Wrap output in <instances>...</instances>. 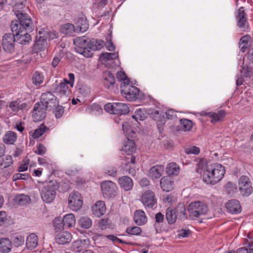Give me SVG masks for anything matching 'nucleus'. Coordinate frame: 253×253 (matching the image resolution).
<instances>
[{"instance_id": "cd10ccee", "label": "nucleus", "mask_w": 253, "mask_h": 253, "mask_svg": "<svg viewBox=\"0 0 253 253\" xmlns=\"http://www.w3.org/2000/svg\"><path fill=\"white\" fill-rule=\"evenodd\" d=\"M114 105H115L114 114H126L129 111L127 105L125 103L114 102Z\"/></svg>"}, {"instance_id": "6e6552de", "label": "nucleus", "mask_w": 253, "mask_h": 253, "mask_svg": "<svg viewBox=\"0 0 253 253\" xmlns=\"http://www.w3.org/2000/svg\"><path fill=\"white\" fill-rule=\"evenodd\" d=\"M102 194L105 198L109 199L115 197L117 187L115 183L110 180L104 181L101 184Z\"/></svg>"}, {"instance_id": "49530a36", "label": "nucleus", "mask_w": 253, "mask_h": 253, "mask_svg": "<svg viewBox=\"0 0 253 253\" xmlns=\"http://www.w3.org/2000/svg\"><path fill=\"white\" fill-rule=\"evenodd\" d=\"M60 31L65 35L71 34L74 31V26L70 23L65 24L61 26Z\"/></svg>"}, {"instance_id": "f257e3e1", "label": "nucleus", "mask_w": 253, "mask_h": 253, "mask_svg": "<svg viewBox=\"0 0 253 253\" xmlns=\"http://www.w3.org/2000/svg\"><path fill=\"white\" fill-rule=\"evenodd\" d=\"M18 20L11 22V29L14 34L16 41L21 44H27L31 41L30 35L34 30V25L29 15L18 14Z\"/></svg>"}, {"instance_id": "864d4df0", "label": "nucleus", "mask_w": 253, "mask_h": 253, "mask_svg": "<svg viewBox=\"0 0 253 253\" xmlns=\"http://www.w3.org/2000/svg\"><path fill=\"white\" fill-rule=\"evenodd\" d=\"M55 110L53 111L55 116L56 118H60L63 115L64 109L62 106L59 105V104L55 106Z\"/></svg>"}, {"instance_id": "39448f33", "label": "nucleus", "mask_w": 253, "mask_h": 253, "mask_svg": "<svg viewBox=\"0 0 253 253\" xmlns=\"http://www.w3.org/2000/svg\"><path fill=\"white\" fill-rule=\"evenodd\" d=\"M121 93L128 101H134L138 98L139 90L136 87L124 83L121 85Z\"/></svg>"}, {"instance_id": "4468645a", "label": "nucleus", "mask_w": 253, "mask_h": 253, "mask_svg": "<svg viewBox=\"0 0 253 253\" xmlns=\"http://www.w3.org/2000/svg\"><path fill=\"white\" fill-rule=\"evenodd\" d=\"M236 18L238 27L244 31H247L249 29V23L243 7H241L238 10Z\"/></svg>"}, {"instance_id": "412c9836", "label": "nucleus", "mask_w": 253, "mask_h": 253, "mask_svg": "<svg viewBox=\"0 0 253 253\" xmlns=\"http://www.w3.org/2000/svg\"><path fill=\"white\" fill-rule=\"evenodd\" d=\"M226 208L232 213H238L241 211V206L237 200H229L226 204Z\"/></svg>"}, {"instance_id": "72a5a7b5", "label": "nucleus", "mask_w": 253, "mask_h": 253, "mask_svg": "<svg viewBox=\"0 0 253 253\" xmlns=\"http://www.w3.org/2000/svg\"><path fill=\"white\" fill-rule=\"evenodd\" d=\"M63 221L65 227H73L76 224L75 217L72 213L67 214L63 217Z\"/></svg>"}, {"instance_id": "680f3d73", "label": "nucleus", "mask_w": 253, "mask_h": 253, "mask_svg": "<svg viewBox=\"0 0 253 253\" xmlns=\"http://www.w3.org/2000/svg\"><path fill=\"white\" fill-rule=\"evenodd\" d=\"M46 148L42 144H40L38 145L35 153L38 155H43L46 153Z\"/></svg>"}, {"instance_id": "c85d7f7f", "label": "nucleus", "mask_w": 253, "mask_h": 253, "mask_svg": "<svg viewBox=\"0 0 253 253\" xmlns=\"http://www.w3.org/2000/svg\"><path fill=\"white\" fill-rule=\"evenodd\" d=\"M104 84L108 89H112L114 87L115 84L114 76L110 72H106L104 74Z\"/></svg>"}, {"instance_id": "c03bdc74", "label": "nucleus", "mask_w": 253, "mask_h": 253, "mask_svg": "<svg viewBox=\"0 0 253 253\" xmlns=\"http://www.w3.org/2000/svg\"><path fill=\"white\" fill-rule=\"evenodd\" d=\"M48 129V128L44 124H42L35 130L34 132L33 133L32 136L35 139L38 138Z\"/></svg>"}, {"instance_id": "e433bc0d", "label": "nucleus", "mask_w": 253, "mask_h": 253, "mask_svg": "<svg viewBox=\"0 0 253 253\" xmlns=\"http://www.w3.org/2000/svg\"><path fill=\"white\" fill-rule=\"evenodd\" d=\"M193 126L192 122L187 119L180 120L179 128L180 130L187 131L191 130Z\"/></svg>"}, {"instance_id": "5fc2aeb1", "label": "nucleus", "mask_w": 253, "mask_h": 253, "mask_svg": "<svg viewBox=\"0 0 253 253\" xmlns=\"http://www.w3.org/2000/svg\"><path fill=\"white\" fill-rule=\"evenodd\" d=\"M106 237L108 239L112 241L113 242H118L121 243H125L127 245H136V243H132V242H127L126 241H123V240L119 239L118 238H117L116 236H115L114 235H107Z\"/></svg>"}, {"instance_id": "bb28decb", "label": "nucleus", "mask_w": 253, "mask_h": 253, "mask_svg": "<svg viewBox=\"0 0 253 253\" xmlns=\"http://www.w3.org/2000/svg\"><path fill=\"white\" fill-rule=\"evenodd\" d=\"M135 144L134 141L131 138H128L127 140L125 142L122 151L129 155L135 151Z\"/></svg>"}, {"instance_id": "e2e57ef3", "label": "nucleus", "mask_w": 253, "mask_h": 253, "mask_svg": "<svg viewBox=\"0 0 253 253\" xmlns=\"http://www.w3.org/2000/svg\"><path fill=\"white\" fill-rule=\"evenodd\" d=\"M28 178H29V175L25 174V173L22 174V173H18L15 174L13 176V180H18V179L26 180V179H27Z\"/></svg>"}, {"instance_id": "20e7f679", "label": "nucleus", "mask_w": 253, "mask_h": 253, "mask_svg": "<svg viewBox=\"0 0 253 253\" xmlns=\"http://www.w3.org/2000/svg\"><path fill=\"white\" fill-rule=\"evenodd\" d=\"M74 43L76 46L75 49L77 52L86 57L92 56L93 53L89 49L90 41H88L85 37H78L75 39Z\"/></svg>"}, {"instance_id": "6ab92c4d", "label": "nucleus", "mask_w": 253, "mask_h": 253, "mask_svg": "<svg viewBox=\"0 0 253 253\" xmlns=\"http://www.w3.org/2000/svg\"><path fill=\"white\" fill-rule=\"evenodd\" d=\"M118 182L121 187L125 191L131 190L133 185L132 179L128 176H123L120 177L118 179Z\"/></svg>"}, {"instance_id": "79ce46f5", "label": "nucleus", "mask_w": 253, "mask_h": 253, "mask_svg": "<svg viewBox=\"0 0 253 253\" xmlns=\"http://www.w3.org/2000/svg\"><path fill=\"white\" fill-rule=\"evenodd\" d=\"M46 46V40L41 37L40 38L39 40H36L35 42L34 47L35 50H43Z\"/></svg>"}, {"instance_id": "dca6fc26", "label": "nucleus", "mask_w": 253, "mask_h": 253, "mask_svg": "<svg viewBox=\"0 0 253 253\" xmlns=\"http://www.w3.org/2000/svg\"><path fill=\"white\" fill-rule=\"evenodd\" d=\"M72 239V234L68 231L61 232L55 235V240L58 244L66 245L71 242Z\"/></svg>"}, {"instance_id": "bf43d9fd", "label": "nucleus", "mask_w": 253, "mask_h": 253, "mask_svg": "<svg viewBox=\"0 0 253 253\" xmlns=\"http://www.w3.org/2000/svg\"><path fill=\"white\" fill-rule=\"evenodd\" d=\"M101 57L107 60L114 59L118 57V55L115 53H103L101 54Z\"/></svg>"}, {"instance_id": "ddd939ff", "label": "nucleus", "mask_w": 253, "mask_h": 253, "mask_svg": "<svg viewBox=\"0 0 253 253\" xmlns=\"http://www.w3.org/2000/svg\"><path fill=\"white\" fill-rule=\"evenodd\" d=\"M46 111H48L47 108L42 106L41 102L36 103L35 104L33 112V117L34 121H40L44 118L46 116Z\"/></svg>"}, {"instance_id": "37998d69", "label": "nucleus", "mask_w": 253, "mask_h": 253, "mask_svg": "<svg viewBox=\"0 0 253 253\" xmlns=\"http://www.w3.org/2000/svg\"><path fill=\"white\" fill-rule=\"evenodd\" d=\"M44 77L42 73L36 71L33 76V83L36 85H40L43 81Z\"/></svg>"}, {"instance_id": "9d476101", "label": "nucleus", "mask_w": 253, "mask_h": 253, "mask_svg": "<svg viewBox=\"0 0 253 253\" xmlns=\"http://www.w3.org/2000/svg\"><path fill=\"white\" fill-rule=\"evenodd\" d=\"M83 201L81 195L77 191L72 192L68 198L70 208L74 211L79 210L83 206Z\"/></svg>"}, {"instance_id": "052dcab7", "label": "nucleus", "mask_w": 253, "mask_h": 253, "mask_svg": "<svg viewBox=\"0 0 253 253\" xmlns=\"http://www.w3.org/2000/svg\"><path fill=\"white\" fill-rule=\"evenodd\" d=\"M117 78L119 81H123V84H124L125 82H126V84L129 83V80L127 78L126 75L123 72L120 71L118 72Z\"/></svg>"}, {"instance_id": "3c124183", "label": "nucleus", "mask_w": 253, "mask_h": 253, "mask_svg": "<svg viewBox=\"0 0 253 253\" xmlns=\"http://www.w3.org/2000/svg\"><path fill=\"white\" fill-rule=\"evenodd\" d=\"M226 191L228 194H233L237 191L236 185L231 182H228L225 185Z\"/></svg>"}, {"instance_id": "423d86ee", "label": "nucleus", "mask_w": 253, "mask_h": 253, "mask_svg": "<svg viewBox=\"0 0 253 253\" xmlns=\"http://www.w3.org/2000/svg\"><path fill=\"white\" fill-rule=\"evenodd\" d=\"M55 190L56 187L51 182L45 184L41 191V195L42 200L47 203L52 202L56 195Z\"/></svg>"}, {"instance_id": "0eeeda50", "label": "nucleus", "mask_w": 253, "mask_h": 253, "mask_svg": "<svg viewBox=\"0 0 253 253\" xmlns=\"http://www.w3.org/2000/svg\"><path fill=\"white\" fill-rule=\"evenodd\" d=\"M40 102L42 106L47 108L48 111L53 110L55 106L59 104L57 97L49 91L44 92L42 94Z\"/></svg>"}, {"instance_id": "09e8293b", "label": "nucleus", "mask_w": 253, "mask_h": 253, "mask_svg": "<svg viewBox=\"0 0 253 253\" xmlns=\"http://www.w3.org/2000/svg\"><path fill=\"white\" fill-rule=\"evenodd\" d=\"M12 242L16 247H21L24 245L25 242L24 237L21 235H15L13 237Z\"/></svg>"}, {"instance_id": "9b49d317", "label": "nucleus", "mask_w": 253, "mask_h": 253, "mask_svg": "<svg viewBox=\"0 0 253 253\" xmlns=\"http://www.w3.org/2000/svg\"><path fill=\"white\" fill-rule=\"evenodd\" d=\"M239 189L244 196H248L252 192L253 187L250 178L246 175H242L238 181Z\"/></svg>"}, {"instance_id": "8fccbe9b", "label": "nucleus", "mask_w": 253, "mask_h": 253, "mask_svg": "<svg viewBox=\"0 0 253 253\" xmlns=\"http://www.w3.org/2000/svg\"><path fill=\"white\" fill-rule=\"evenodd\" d=\"M126 232L130 235H139L141 234L142 230L138 226H129L126 229Z\"/></svg>"}, {"instance_id": "4be33fe9", "label": "nucleus", "mask_w": 253, "mask_h": 253, "mask_svg": "<svg viewBox=\"0 0 253 253\" xmlns=\"http://www.w3.org/2000/svg\"><path fill=\"white\" fill-rule=\"evenodd\" d=\"M68 84L67 80L64 79L62 82H61L54 88V92L61 96L69 94L70 90H69Z\"/></svg>"}, {"instance_id": "58836bf2", "label": "nucleus", "mask_w": 253, "mask_h": 253, "mask_svg": "<svg viewBox=\"0 0 253 253\" xmlns=\"http://www.w3.org/2000/svg\"><path fill=\"white\" fill-rule=\"evenodd\" d=\"M166 218L169 224H173L177 218L176 214L173 210L170 208H168L166 210Z\"/></svg>"}, {"instance_id": "f03ea898", "label": "nucleus", "mask_w": 253, "mask_h": 253, "mask_svg": "<svg viewBox=\"0 0 253 253\" xmlns=\"http://www.w3.org/2000/svg\"><path fill=\"white\" fill-rule=\"evenodd\" d=\"M225 172L224 167L221 164H211L209 169L203 174V180L207 184L214 185L223 178Z\"/></svg>"}, {"instance_id": "a18cd8bd", "label": "nucleus", "mask_w": 253, "mask_h": 253, "mask_svg": "<svg viewBox=\"0 0 253 253\" xmlns=\"http://www.w3.org/2000/svg\"><path fill=\"white\" fill-rule=\"evenodd\" d=\"M123 130L127 138H132L135 137V133L131 129L130 126L127 123L123 125Z\"/></svg>"}, {"instance_id": "a878e982", "label": "nucleus", "mask_w": 253, "mask_h": 253, "mask_svg": "<svg viewBox=\"0 0 253 253\" xmlns=\"http://www.w3.org/2000/svg\"><path fill=\"white\" fill-rule=\"evenodd\" d=\"M197 168L196 171L203 176V174L207 171L210 165H208L206 159H202L197 161Z\"/></svg>"}, {"instance_id": "de8ad7c7", "label": "nucleus", "mask_w": 253, "mask_h": 253, "mask_svg": "<svg viewBox=\"0 0 253 253\" xmlns=\"http://www.w3.org/2000/svg\"><path fill=\"white\" fill-rule=\"evenodd\" d=\"M85 240H78L75 241L73 243V248L75 251L77 252H83L85 248L84 243Z\"/></svg>"}, {"instance_id": "6e6d98bb", "label": "nucleus", "mask_w": 253, "mask_h": 253, "mask_svg": "<svg viewBox=\"0 0 253 253\" xmlns=\"http://www.w3.org/2000/svg\"><path fill=\"white\" fill-rule=\"evenodd\" d=\"M53 226L55 229H61L65 227L63 224V218L56 217L53 220Z\"/></svg>"}, {"instance_id": "393cba45", "label": "nucleus", "mask_w": 253, "mask_h": 253, "mask_svg": "<svg viewBox=\"0 0 253 253\" xmlns=\"http://www.w3.org/2000/svg\"><path fill=\"white\" fill-rule=\"evenodd\" d=\"M226 115V112L224 110H221L217 112H208L205 114L206 116H209L212 120L211 122L212 123L221 121L224 118Z\"/></svg>"}, {"instance_id": "5701e85b", "label": "nucleus", "mask_w": 253, "mask_h": 253, "mask_svg": "<svg viewBox=\"0 0 253 253\" xmlns=\"http://www.w3.org/2000/svg\"><path fill=\"white\" fill-rule=\"evenodd\" d=\"M27 3L26 0H16L15 3L13 6V11L18 19V14L22 13L23 15H28L24 12L25 10H23L25 8V5Z\"/></svg>"}, {"instance_id": "774afa93", "label": "nucleus", "mask_w": 253, "mask_h": 253, "mask_svg": "<svg viewBox=\"0 0 253 253\" xmlns=\"http://www.w3.org/2000/svg\"><path fill=\"white\" fill-rule=\"evenodd\" d=\"M243 69L245 70L244 75L246 77H250L253 74V69L251 67H243Z\"/></svg>"}, {"instance_id": "603ef678", "label": "nucleus", "mask_w": 253, "mask_h": 253, "mask_svg": "<svg viewBox=\"0 0 253 253\" xmlns=\"http://www.w3.org/2000/svg\"><path fill=\"white\" fill-rule=\"evenodd\" d=\"M164 215L161 212L157 213L155 215V224L154 226L156 228L157 226L163 224L164 221Z\"/></svg>"}, {"instance_id": "338daca9", "label": "nucleus", "mask_w": 253, "mask_h": 253, "mask_svg": "<svg viewBox=\"0 0 253 253\" xmlns=\"http://www.w3.org/2000/svg\"><path fill=\"white\" fill-rule=\"evenodd\" d=\"M111 223L108 218H104L101 219L99 222V225L102 229L106 228L108 225Z\"/></svg>"}, {"instance_id": "473e14b6", "label": "nucleus", "mask_w": 253, "mask_h": 253, "mask_svg": "<svg viewBox=\"0 0 253 253\" xmlns=\"http://www.w3.org/2000/svg\"><path fill=\"white\" fill-rule=\"evenodd\" d=\"M11 242L8 238L0 239V252L8 253L11 251Z\"/></svg>"}, {"instance_id": "aec40b11", "label": "nucleus", "mask_w": 253, "mask_h": 253, "mask_svg": "<svg viewBox=\"0 0 253 253\" xmlns=\"http://www.w3.org/2000/svg\"><path fill=\"white\" fill-rule=\"evenodd\" d=\"M93 214L97 216L100 217L104 214L106 211V206L104 202L99 201L96 202L92 208Z\"/></svg>"}, {"instance_id": "7c9ffc66", "label": "nucleus", "mask_w": 253, "mask_h": 253, "mask_svg": "<svg viewBox=\"0 0 253 253\" xmlns=\"http://www.w3.org/2000/svg\"><path fill=\"white\" fill-rule=\"evenodd\" d=\"M173 211L177 219L181 220L185 217L186 209L183 203H179Z\"/></svg>"}, {"instance_id": "4d7b16f0", "label": "nucleus", "mask_w": 253, "mask_h": 253, "mask_svg": "<svg viewBox=\"0 0 253 253\" xmlns=\"http://www.w3.org/2000/svg\"><path fill=\"white\" fill-rule=\"evenodd\" d=\"M185 152L187 154L197 155L200 153V149L197 146H192L185 148Z\"/></svg>"}, {"instance_id": "69168bd1", "label": "nucleus", "mask_w": 253, "mask_h": 253, "mask_svg": "<svg viewBox=\"0 0 253 253\" xmlns=\"http://www.w3.org/2000/svg\"><path fill=\"white\" fill-rule=\"evenodd\" d=\"M5 145L2 143H0V161L1 162L5 160Z\"/></svg>"}, {"instance_id": "2f4dec72", "label": "nucleus", "mask_w": 253, "mask_h": 253, "mask_svg": "<svg viewBox=\"0 0 253 253\" xmlns=\"http://www.w3.org/2000/svg\"><path fill=\"white\" fill-rule=\"evenodd\" d=\"M90 50L95 51L100 50L105 45V42L102 40L92 39L90 40Z\"/></svg>"}, {"instance_id": "f3484780", "label": "nucleus", "mask_w": 253, "mask_h": 253, "mask_svg": "<svg viewBox=\"0 0 253 253\" xmlns=\"http://www.w3.org/2000/svg\"><path fill=\"white\" fill-rule=\"evenodd\" d=\"M160 186L163 191H170L173 188V181L169 176H163L160 180Z\"/></svg>"}, {"instance_id": "ea45409f", "label": "nucleus", "mask_w": 253, "mask_h": 253, "mask_svg": "<svg viewBox=\"0 0 253 253\" xmlns=\"http://www.w3.org/2000/svg\"><path fill=\"white\" fill-rule=\"evenodd\" d=\"M78 224L81 227L88 229L92 225V220L88 217L84 216L79 220Z\"/></svg>"}, {"instance_id": "f704fd0d", "label": "nucleus", "mask_w": 253, "mask_h": 253, "mask_svg": "<svg viewBox=\"0 0 253 253\" xmlns=\"http://www.w3.org/2000/svg\"><path fill=\"white\" fill-rule=\"evenodd\" d=\"M16 139V133L12 131H7L3 138V142L7 144H13Z\"/></svg>"}, {"instance_id": "1a4fd4ad", "label": "nucleus", "mask_w": 253, "mask_h": 253, "mask_svg": "<svg viewBox=\"0 0 253 253\" xmlns=\"http://www.w3.org/2000/svg\"><path fill=\"white\" fill-rule=\"evenodd\" d=\"M13 162V158L10 155L5 156V160L3 161H0V175L1 176L6 177L13 173L14 169L11 167Z\"/></svg>"}, {"instance_id": "13d9d810", "label": "nucleus", "mask_w": 253, "mask_h": 253, "mask_svg": "<svg viewBox=\"0 0 253 253\" xmlns=\"http://www.w3.org/2000/svg\"><path fill=\"white\" fill-rule=\"evenodd\" d=\"M8 108L14 113L19 111V103L16 101H13L10 102Z\"/></svg>"}, {"instance_id": "0e129e2a", "label": "nucleus", "mask_w": 253, "mask_h": 253, "mask_svg": "<svg viewBox=\"0 0 253 253\" xmlns=\"http://www.w3.org/2000/svg\"><path fill=\"white\" fill-rule=\"evenodd\" d=\"M105 110L109 113L114 114L115 105L114 103H108L104 106Z\"/></svg>"}, {"instance_id": "f8f14e48", "label": "nucleus", "mask_w": 253, "mask_h": 253, "mask_svg": "<svg viewBox=\"0 0 253 253\" xmlns=\"http://www.w3.org/2000/svg\"><path fill=\"white\" fill-rule=\"evenodd\" d=\"M16 42L15 37L13 33L12 34H5L2 39V45L3 49L7 52H13L15 49Z\"/></svg>"}, {"instance_id": "c756f323", "label": "nucleus", "mask_w": 253, "mask_h": 253, "mask_svg": "<svg viewBox=\"0 0 253 253\" xmlns=\"http://www.w3.org/2000/svg\"><path fill=\"white\" fill-rule=\"evenodd\" d=\"M26 245L30 250L36 248L38 245V236L34 233L30 234L27 238Z\"/></svg>"}, {"instance_id": "a211bd4d", "label": "nucleus", "mask_w": 253, "mask_h": 253, "mask_svg": "<svg viewBox=\"0 0 253 253\" xmlns=\"http://www.w3.org/2000/svg\"><path fill=\"white\" fill-rule=\"evenodd\" d=\"M133 220L137 225H142L147 222V217L143 211L138 210L134 213Z\"/></svg>"}, {"instance_id": "7ed1b4c3", "label": "nucleus", "mask_w": 253, "mask_h": 253, "mask_svg": "<svg viewBox=\"0 0 253 253\" xmlns=\"http://www.w3.org/2000/svg\"><path fill=\"white\" fill-rule=\"evenodd\" d=\"M188 210L189 216L192 219H195L202 215H205L208 211V208L205 203L196 201L189 204Z\"/></svg>"}, {"instance_id": "4c0bfd02", "label": "nucleus", "mask_w": 253, "mask_h": 253, "mask_svg": "<svg viewBox=\"0 0 253 253\" xmlns=\"http://www.w3.org/2000/svg\"><path fill=\"white\" fill-rule=\"evenodd\" d=\"M179 167L175 163H171L168 165L166 171L169 175H176L179 173Z\"/></svg>"}, {"instance_id": "c9c22d12", "label": "nucleus", "mask_w": 253, "mask_h": 253, "mask_svg": "<svg viewBox=\"0 0 253 253\" xmlns=\"http://www.w3.org/2000/svg\"><path fill=\"white\" fill-rule=\"evenodd\" d=\"M30 201V197L24 194L16 195L14 198L15 204L20 206H25Z\"/></svg>"}, {"instance_id": "b1692460", "label": "nucleus", "mask_w": 253, "mask_h": 253, "mask_svg": "<svg viewBox=\"0 0 253 253\" xmlns=\"http://www.w3.org/2000/svg\"><path fill=\"white\" fill-rule=\"evenodd\" d=\"M164 171V166L160 165L152 167L149 170V176L152 179L160 178Z\"/></svg>"}, {"instance_id": "2eb2a0df", "label": "nucleus", "mask_w": 253, "mask_h": 253, "mask_svg": "<svg viewBox=\"0 0 253 253\" xmlns=\"http://www.w3.org/2000/svg\"><path fill=\"white\" fill-rule=\"evenodd\" d=\"M155 194L150 190L145 191L142 196L141 201L143 205L147 208L152 209L156 204Z\"/></svg>"}, {"instance_id": "a19ab883", "label": "nucleus", "mask_w": 253, "mask_h": 253, "mask_svg": "<svg viewBox=\"0 0 253 253\" xmlns=\"http://www.w3.org/2000/svg\"><path fill=\"white\" fill-rule=\"evenodd\" d=\"M77 26L80 29V32H84L88 29V24L85 18H81L78 20Z\"/></svg>"}]
</instances>
